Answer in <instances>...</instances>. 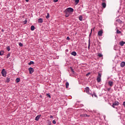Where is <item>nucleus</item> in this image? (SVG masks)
<instances>
[{
    "mask_svg": "<svg viewBox=\"0 0 125 125\" xmlns=\"http://www.w3.org/2000/svg\"><path fill=\"white\" fill-rule=\"evenodd\" d=\"M65 10L68 13H70V14L71 13H72V12H74V9L71 7L67 8Z\"/></svg>",
    "mask_w": 125,
    "mask_h": 125,
    "instance_id": "f257e3e1",
    "label": "nucleus"
},
{
    "mask_svg": "<svg viewBox=\"0 0 125 125\" xmlns=\"http://www.w3.org/2000/svg\"><path fill=\"white\" fill-rule=\"evenodd\" d=\"M119 105H120V103L118 101H115L113 103L112 107H113V108H116L115 106H119Z\"/></svg>",
    "mask_w": 125,
    "mask_h": 125,
    "instance_id": "f03ea898",
    "label": "nucleus"
},
{
    "mask_svg": "<svg viewBox=\"0 0 125 125\" xmlns=\"http://www.w3.org/2000/svg\"><path fill=\"white\" fill-rule=\"evenodd\" d=\"M1 73L3 77H6V71H5V69H2Z\"/></svg>",
    "mask_w": 125,
    "mask_h": 125,
    "instance_id": "7ed1b4c3",
    "label": "nucleus"
},
{
    "mask_svg": "<svg viewBox=\"0 0 125 125\" xmlns=\"http://www.w3.org/2000/svg\"><path fill=\"white\" fill-rule=\"evenodd\" d=\"M102 35H103V30L98 31V36H99V37H102Z\"/></svg>",
    "mask_w": 125,
    "mask_h": 125,
    "instance_id": "20e7f679",
    "label": "nucleus"
},
{
    "mask_svg": "<svg viewBox=\"0 0 125 125\" xmlns=\"http://www.w3.org/2000/svg\"><path fill=\"white\" fill-rule=\"evenodd\" d=\"M29 71V74H33V73H34V71H35V70H34V68H33V67H30L28 69Z\"/></svg>",
    "mask_w": 125,
    "mask_h": 125,
    "instance_id": "39448f33",
    "label": "nucleus"
},
{
    "mask_svg": "<svg viewBox=\"0 0 125 125\" xmlns=\"http://www.w3.org/2000/svg\"><path fill=\"white\" fill-rule=\"evenodd\" d=\"M64 13L65 14V17H69V16H70V14H71L70 13H68V12L65 10L64 11Z\"/></svg>",
    "mask_w": 125,
    "mask_h": 125,
    "instance_id": "423d86ee",
    "label": "nucleus"
},
{
    "mask_svg": "<svg viewBox=\"0 0 125 125\" xmlns=\"http://www.w3.org/2000/svg\"><path fill=\"white\" fill-rule=\"evenodd\" d=\"M85 89L86 93H87L88 94H89L90 92V90H89V88L88 87H86Z\"/></svg>",
    "mask_w": 125,
    "mask_h": 125,
    "instance_id": "0eeeda50",
    "label": "nucleus"
},
{
    "mask_svg": "<svg viewBox=\"0 0 125 125\" xmlns=\"http://www.w3.org/2000/svg\"><path fill=\"white\" fill-rule=\"evenodd\" d=\"M108 84L109 86H112L114 85V82H113L112 81H109Z\"/></svg>",
    "mask_w": 125,
    "mask_h": 125,
    "instance_id": "6e6552de",
    "label": "nucleus"
},
{
    "mask_svg": "<svg viewBox=\"0 0 125 125\" xmlns=\"http://www.w3.org/2000/svg\"><path fill=\"white\" fill-rule=\"evenodd\" d=\"M125 62H122L121 63V67H122V68H124V67H125Z\"/></svg>",
    "mask_w": 125,
    "mask_h": 125,
    "instance_id": "1a4fd4ad",
    "label": "nucleus"
},
{
    "mask_svg": "<svg viewBox=\"0 0 125 125\" xmlns=\"http://www.w3.org/2000/svg\"><path fill=\"white\" fill-rule=\"evenodd\" d=\"M125 44V42L124 41H121L120 42V45L121 46H124V45Z\"/></svg>",
    "mask_w": 125,
    "mask_h": 125,
    "instance_id": "9d476101",
    "label": "nucleus"
},
{
    "mask_svg": "<svg viewBox=\"0 0 125 125\" xmlns=\"http://www.w3.org/2000/svg\"><path fill=\"white\" fill-rule=\"evenodd\" d=\"M71 55H73V56H77V52L73 51L72 53H71Z\"/></svg>",
    "mask_w": 125,
    "mask_h": 125,
    "instance_id": "9b49d317",
    "label": "nucleus"
},
{
    "mask_svg": "<svg viewBox=\"0 0 125 125\" xmlns=\"http://www.w3.org/2000/svg\"><path fill=\"white\" fill-rule=\"evenodd\" d=\"M102 6H103V7L104 8H106V3L103 2L102 4Z\"/></svg>",
    "mask_w": 125,
    "mask_h": 125,
    "instance_id": "f8f14e48",
    "label": "nucleus"
},
{
    "mask_svg": "<svg viewBox=\"0 0 125 125\" xmlns=\"http://www.w3.org/2000/svg\"><path fill=\"white\" fill-rule=\"evenodd\" d=\"M70 70L71 71L72 74H73L74 75L76 74V72H75V71H74V69H73L72 67H71Z\"/></svg>",
    "mask_w": 125,
    "mask_h": 125,
    "instance_id": "ddd939ff",
    "label": "nucleus"
},
{
    "mask_svg": "<svg viewBox=\"0 0 125 125\" xmlns=\"http://www.w3.org/2000/svg\"><path fill=\"white\" fill-rule=\"evenodd\" d=\"M41 118V116L38 115L36 118H35V121H39V119Z\"/></svg>",
    "mask_w": 125,
    "mask_h": 125,
    "instance_id": "4468645a",
    "label": "nucleus"
},
{
    "mask_svg": "<svg viewBox=\"0 0 125 125\" xmlns=\"http://www.w3.org/2000/svg\"><path fill=\"white\" fill-rule=\"evenodd\" d=\"M97 81L98 83H100L101 82V78L100 77H97Z\"/></svg>",
    "mask_w": 125,
    "mask_h": 125,
    "instance_id": "2eb2a0df",
    "label": "nucleus"
},
{
    "mask_svg": "<svg viewBox=\"0 0 125 125\" xmlns=\"http://www.w3.org/2000/svg\"><path fill=\"white\" fill-rule=\"evenodd\" d=\"M38 23H42V19H39L38 20Z\"/></svg>",
    "mask_w": 125,
    "mask_h": 125,
    "instance_id": "dca6fc26",
    "label": "nucleus"
},
{
    "mask_svg": "<svg viewBox=\"0 0 125 125\" xmlns=\"http://www.w3.org/2000/svg\"><path fill=\"white\" fill-rule=\"evenodd\" d=\"M19 82H20V78H17L16 79V83H19Z\"/></svg>",
    "mask_w": 125,
    "mask_h": 125,
    "instance_id": "f3484780",
    "label": "nucleus"
},
{
    "mask_svg": "<svg viewBox=\"0 0 125 125\" xmlns=\"http://www.w3.org/2000/svg\"><path fill=\"white\" fill-rule=\"evenodd\" d=\"M80 21H83V16L80 15L79 17Z\"/></svg>",
    "mask_w": 125,
    "mask_h": 125,
    "instance_id": "a211bd4d",
    "label": "nucleus"
},
{
    "mask_svg": "<svg viewBox=\"0 0 125 125\" xmlns=\"http://www.w3.org/2000/svg\"><path fill=\"white\" fill-rule=\"evenodd\" d=\"M31 31H34V30H35V26L34 25L31 26Z\"/></svg>",
    "mask_w": 125,
    "mask_h": 125,
    "instance_id": "6ab92c4d",
    "label": "nucleus"
},
{
    "mask_svg": "<svg viewBox=\"0 0 125 125\" xmlns=\"http://www.w3.org/2000/svg\"><path fill=\"white\" fill-rule=\"evenodd\" d=\"M74 1L76 3V4H78V3H79V2H80V0H74Z\"/></svg>",
    "mask_w": 125,
    "mask_h": 125,
    "instance_id": "aec40b11",
    "label": "nucleus"
},
{
    "mask_svg": "<svg viewBox=\"0 0 125 125\" xmlns=\"http://www.w3.org/2000/svg\"><path fill=\"white\" fill-rule=\"evenodd\" d=\"M4 52L3 51H0V55L1 56H2V55L4 54Z\"/></svg>",
    "mask_w": 125,
    "mask_h": 125,
    "instance_id": "412c9836",
    "label": "nucleus"
},
{
    "mask_svg": "<svg viewBox=\"0 0 125 125\" xmlns=\"http://www.w3.org/2000/svg\"><path fill=\"white\" fill-rule=\"evenodd\" d=\"M89 47H90V39H89V41H88V48H89Z\"/></svg>",
    "mask_w": 125,
    "mask_h": 125,
    "instance_id": "4be33fe9",
    "label": "nucleus"
},
{
    "mask_svg": "<svg viewBox=\"0 0 125 125\" xmlns=\"http://www.w3.org/2000/svg\"><path fill=\"white\" fill-rule=\"evenodd\" d=\"M65 85H66V88H68V87L69 86V83L68 82H66V84H65Z\"/></svg>",
    "mask_w": 125,
    "mask_h": 125,
    "instance_id": "5701e85b",
    "label": "nucleus"
},
{
    "mask_svg": "<svg viewBox=\"0 0 125 125\" xmlns=\"http://www.w3.org/2000/svg\"><path fill=\"white\" fill-rule=\"evenodd\" d=\"M34 64V62L31 61V62L28 63V65H32V64Z\"/></svg>",
    "mask_w": 125,
    "mask_h": 125,
    "instance_id": "b1692460",
    "label": "nucleus"
},
{
    "mask_svg": "<svg viewBox=\"0 0 125 125\" xmlns=\"http://www.w3.org/2000/svg\"><path fill=\"white\" fill-rule=\"evenodd\" d=\"M7 49L8 51H9L10 50V47L9 46H7Z\"/></svg>",
    "mask_w": 125,
    "mask_h": 125,
    "instance_id": "393cba45",
    "label": "nucleus"
},
{
    "mask_svg": "<svg viewBox=\"0 0 125 125\" xmlns=\"http://www.w3.org/2000/svg\"><path fill=\"white\" fill-rule=\"evenodd\" d=\"M10 57V54L9 53L7 55V58L8 59Z\"/></svg>",
    "mask_w": 125,
    "mask_h": 125,
    "instance_id": "a878e982",
    "label": "nucleus"
},
{
    "mask_svg": "<svg viewBox=\"0 0 125 125\" xmlns=\"http://www.w3.org/2000/svg\"><path fill=\"white\" fill-rule=\"evenodd\" d=\"M116 33H117V34H121V32L119 30H117Z\"/></svg>",
    "mask_w": 125,
    "mask_h": 125,
    "instance_id": "bb28decb",
    "label": "nucleus"
},
{
    "mask_svg": "<svg viewBox=\"0 0 125 125\" xmlns=\"http://www.w3.org/2000/svg\"><path fill=\"white\" fill-rule=\"evenodd\" d=\"M10 81V80H9V78L7 79V80L6 81V82L7 83H9Z\"/></svg>",
    "mask_w": 125,
    "mask_h": 125,
    "instance_id": "cd10ccee",
    "label": "nucleus"
},
{
    "mask_svg": "<svg viewBox=\"0 0 125 125\" xmlns=\"http://www.w3.org/2000/svg\"><path fill=\"white\" fill-rule=\"evenodd\" d=\"M98 56H99V57H102V56H103V55L102 54H99Z\"/></svg>",
    "mask_w": 125,
    "mask_h": 125,
    "instance_id": "c85d7f7f",
    "label": "nucleus"
},
{
    "mask_svg": "<svg viewBox=\"0 0 125 125\" xmlns=\"http://www.w3.org/2000/svg\"><path fill=\"white\" fill-rule=\"evenodd\" d=\"M52 123L54 125H55L56 124V121L55 120H53Z\"/></svg>",
    "mask_w": 125,
    "mask_h": 125,
    "instance_id": "c756f323",
    "label": "nucleus"
},
{
    "mask_svg": "<svg viewBox=\"0 0 125 125\" xmlns=\"http://www.w3.org/2000/svg\"><path fill=\"white\" fill-rule=\"evenodd\" d=\"M98 78H101V74H100V73H99V74H98Z\"/></svg>",
    "mask_w": 125,
    "mask_h": 125,
    "instance_id": "7c9ffc66",
    "label": "nucleus"
},
{
    "mask_svg": "<svg viewBox=\"0 0 125 125\" xmlns=\"http://www.w3.org/2000/svg\"><path fill=\"white\" fill-rule=\"evenodd\" d=\"M19 45H20V46H23V44H22V43H19Z\"/></svg>",
    "mask_w": 125,
    "mask_h": 125,
    "instance_id": "2f4dec72",
    "label": "nucleus"
},
{
    "mask_svg": "<svg viewBox=\"0 0 125 125\" xmlns=\"http://www.w3.org/2000/svg\"><path fill=\"white\" fill-rule=\"evenodd\" d=\"M66 40H67V41H70V37H67L66 38Z\"/></svg>",
    "mask_w": 125,
    "mask_h": 125,
    "instance_id": "473e14b6",
    "label": "nucleus"
},
{
    "mask_svg": "<svg viewBox=\"0 0 125 125\" xmlns=\"http://www.w3.org/2000/svg\"><path fill=\"white\" fill-rule=\"evenodd\" d=\"M47 97H48L49 98H50V97H51L50 96V95H49V94H47Z\"/></svg>",
    "mask_w": 125,
    "mask_h": 125,
    "instance_id": "72a5a7b5",
    "label": "nucleus"
},
{
    "mask_svg": "<svg viewBox=\"0 0 125 125\" xmlns=\"http://www.w3.org/2000/svg\"><path fill=\"white\" fill-rule=\"evenodd\" d=\"M27 22H28V21H23V23H24V24H27Z\"/></svg>",
    "mask_w": 125,
    "mask_h": 125,
    "instance_id": "f704fd0d",
    "label": "nucleus"
},
{
    "mask_svg": "<svg viewBox=\"0 0 125 125\" xmlns=\"http://www.w3.org/2000/svg\"><path fill=\"white\" fill-rule=\"evenodd\" d=\"M58 1V0H53L54 2H57Z\"/></svg>",
    "mask_w": 125,
    "mask_h": 125,
    "instance_id": "c9c22d12",
    "label": "nucleus"
},
{
    "mask_svg": "<svg viewBox=\"0 0 125 125\" xmlns=\"http://www.w3.org/2000/svg\"><path fill=\"white\" fill-rule=\"evenodd\" d=\"M81 117H84L85 116V115L84 114H82V115H81Z\"/></svg>",
    "mask_w": 125,
    "mask_h": 125,
    "instance_id": "e433bc0d",
    "label": "nucleus"
},
{
    "mask_svg": "<svg viewBox=\"0 0 125 125\" xmlns=\"http://www.w3.org/2000/svg\"><path fill=\"white\" fill-rule=\"evenodd\" d=\"M47 18H49V14L47 13Z\"/></svg>",
    "mask_w": 125,
    "mask_h": 125,
    "instance_id": "4c0bfd02",
    "label": "nucleus"
},
{
    "mask_svg": "<svg viewBox=\"0 0 125 125\" xmlns=\"http://www.w3.org/2000/svg\"><path fill=\"white\" fill-rule=\"evenodd\" d=\"M123 106H124V107H125V102H124L123 103Z\"/></svg>",
    "mask_w": 125,
    "mask_h": 125,
    "instance_id": "58836bf2",
    "label": "nucleus"
},
{
    "mask_svg": "<svg viewBox=\"0 0 125 125\" xmlns=\"http://www.w3.org/2000/svg\"><path fill=\"white\" fill-rule=\"evenodd\" d=\"M50 119H52V118H53V116L52 115H51V116H50Z\"/></svg>",
    "mask_w": 125,
    "mask_h": 125,
    "instance_id": "ea45409f",
    "label": "nucleus"
},
{
    "mask_svg": "<svg viewBox=\"0 0 125 125\" xmlns=\"http://www.w3.org/2000/svg\"><path fill=\"white\" fill-rule=\"evenodd\" d=\"M110 89H111V88H108L107 89L108 91H110Z\"/></svg>",
    "mask_w": 125,
    "mask_h": 125,
    "instance_id": "a19ab883",
    "label": "nucleus"
},
{
    "mask_svg": "<svg viewBox=\"0 0 125 125\" xmlns=\"http://www.w3.org/2000/svg\"><path fill=\"white\" fill-rule=\"evenodd\" d=\"M91 34H92V33H91V32L90 33V34H89V37H90L91 36Z\"/></svg>",
    "mask_w": 125,
    "mask_h": 125,
    "instance_id": "79ce46f5",
    "label": "nucleus"
},
{
    "mask_svg": "<svg viewBox=\"0 0 125 125\" xmlns=\"http://www.w3.org/2000/svg\"><path fill=\"white\" fill-rule=\"evenodd\" d=\"M116 21H117V22H120V20H117Z\"/></svg>",
    "mask_w": 125,
    "mask_h": 125,
    "instance_id": "37998d69",
    "label": "nucleus"
},
{
    "mask_svg": "<svg viewBox=\"0 0 125 125\" xmlns=\"http://www.w3.org/2000/svg\"><path fill=\"white\" fill-rule=\"evenodd\" d=\"M103 2H105V0H101Z\"/></svg>",
    "mask_w": 125,
    "mask_h": 125,
    "instance_id": "c03bdc74",
    "label": "nucleus"
},
{
    "mask_svg": "<svg viewBox=\"0 0 125 125\" xmlns=\"http://www.w3.org/2000/svg\"><path fill=\"white\" fill-rule=\"evenodd\" d=\"M25 1H26V2H28V1H29V0H25Z\"/></svg>",
    "mask_w": 125,
    "mask_h": 125,
    "instance_id": "a18cd8bd",
    "label": "nucleus"
},
{
    "mask_svg": "<svg viewBox=\"0 0 125 125\" xmlns=\"http://www.w3.org/2000/svg\"><path fill=\"white\" fill-rule=\"evenodd\" d=\"M85 116H86V117H89V115H85Z\"/></svg>",
    "mask_w": 125,
    "mask_h": 125,
    "instance_id": "49530a36",
    "label": "nucleus"
},
{
    "mask_svg": "<svg viewBox=\"0 0 125 125\" xmlns=\"http://www.w3.org/2000/svg\"><path fill=\"white\" fill-rule=\"evenodd\" d=\"M91 34H92V29L91 30Z\"/></svg>",
    "mask_w": 125,
    "mask_h": 125,
    "instance_id": "de8ad7c7",
    "label": "nucleus"
},
{
    "mask_svg": "<svg viewBox=\"0 0 125 125\" xmlns=\"http://www.w3.org/2000/svg\"><path fill=\"white\" fill-rule=\"evenodd\" d=\"M46 19H47V16H46Z\"/></svg>",
    "mask_w": 125,
    "mask_h": 125,
    "instance_id": "09e8293b",
    "label": "nucleus"
},
{
    "mask_svg": "<svg viewBox=\"0 0 125 125\" xmlns=\"http://www.w3.org/2000/svg\"><path fill=\"white\" fill-rule=\"evenodd\" d=\"M1 31H2V32H3L4 30H3V29H2Z\"/></svg>",
    "mask_w": 125,
    "mask_h": 125,
    "instance_id": "8fccbe9b",
    "label": "nucleus"
},
{
    "mask_svg": "<svg viewBox=\"0 0 125 125\" xmlns=\"http://www.w3.org/2000/svg\"><path fill=\"white\" fill-rule=\"evenodd\" d=\"M94 96L96 97V95H94Z\"/></svg>",
    "mask_w": 125,
    "mask_h": 125,
    "instance_id": "3c124183",
    "label": "nucleus"
},
{
    "mask_svg": "<svg viewBox=\"0 0 125 125\" xmlns=\"http://www.w3.org/2000/svg\"><path fill=\"white\" fill-rule=\"evenodd\" d=\"M116 109H118V108H117V107H116Z\"/></svg>",
    "mask_w": 125,
    "mask_h": 125,
    "instance_id": "603ef678",
    "label": "nucleus"
},
{
    "mask_svg": "<svg viewBox=\"0 0 125 125\" xmlns=\"http://www.w3.org/2000/svg\"><path fill=\"white\" fill-rule=\"evenodd\" d=\"M66 50V51H68V50Z\"/></svg>",
    "mask_w": 125,
    "mask_h": 125,
    "instance_id": "864d4df0",
    "label": "nucleus"
}]
</instances>
